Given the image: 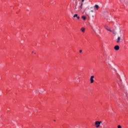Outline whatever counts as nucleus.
I'll return each instance as SVG.
<instances>
[{
    "label": "nucleus",
    "mask_w": 128,
    "mask_h": 128,
    "mask_svg": "<svg viewBox=\"0 0 128 128\" xmlns=\"http://www.w3.org/2000/svg\"><path fill=\"white\" fill-rule=\"evenodd\" d=\"M95 126L97 128H104L106 127V122H102V121H96L94 123Z\"/></svg>",
    "instance_id": "f257e3e1"
},
{
    "label": "nucleus",
    "mask_w": 128,
    "mask_h": 128,
    "mask_svg": "<svg viewBox=\"0 0 128 128\" xmlns=\"http://www.w3.org/2000/svg\"><path fill=\"white\" fill-rule=\"evenodd\" d=\"M111 32L114 34H116V32L114 31H112Z\"/></svg>",
    "instance_id": "9b49d317"
},
{
    "label": "nucleus",
    "mask_w": 128,
    "mask_h": 128,
    "mask_svg": "<svg viewBox=\"0 0 128 128\" xmlns=\"http://www.w3.org/2000/svg\"><path fill=\"white\" fill-rule=\"evenodd\" d=\"M34 54H36V52H34Z\"/></svg>",
    "instance_id": "4be33fe9"
},
{
    "label": "nucleus",
    "mask_w": 128,
    "mask_h": 128,
    "mask_svg": "<svg viewBox=\"0 0 128 128\" xmlns=\"http://www.w3.org/2000/svg\"><path fill=\"white\" fill-rule=\"evenodd\" d=\"M94 8H96V10H98V8H100V6H98V5L96 4L94 6Z\"/></svg>",
    "instance_id": "0eeeda50"
},
{
    "label": "nucleus",
    "mask_w": 128,
    "mask_h": 128,
    "mask_svg": "<svg viewBox=\"0 0 128 128\" xmlns=\"http://www.w3.org/2000/svg\"><path fill=\"white\" fill-rule=\"evenodd\" d=\"M32 54H34V52H32Z\"/></svg>",
    "instance_id": "aec40b11"
},
{
    "label": "nucleus",
    "mask_w": 128,
    "mask_h": 128,
    "mask_svg": "<svg viewBox=\"0 0 128 128\" xmlns=\"http://www.w3.org/2000/svg\"><path fill=\"white\" fill-rule=\"evenodd\" d=\"M79 52L80 54H82V50H80Z\"/></svg>",
    "instance_id": "ddd939ff"
},
{
    "label": "nucleus",
    "mask_w": 128,
    "mask_h": 128,
    "mask_svg": "<svg viewBox=\"0 0 128 128\" xmlns=\"http://www.w3.org/2000/svg\"><path fill=\"white\" fill-rule=\"evenodd\" d=\"M76 7L75 8V10H76Z\"/></svg>",
    "instance_id": "412c9836"
},
{
    "label": "nucleus",
    "mask_w": 128,
    "mask_h": 128,
    "mask_svg": "<svg viewBox=\"0 0 128 128\" xmlns=\"http://www.w3.org/2000/svg\"><path fill=\"white\" fill-rule=\"evenodd\" d=\"M77 18H78V20H80V16H77Z\"/></svg>",
    "instance_id": "2eb2a0df"
},
{
    "label": "nucleus",
    "mask_w": 128,
    "mask_h": 128,
    "mask_svg": "<svg viewBox=\"0 0 128 128\" xmlns=\"http://www.w3.org/2000/svg\"><path fill=\"white\" fill-rule=\"evenodd\" d=\"M92 7H91V8H90V10H92Z\"/></svg>",
    "instance_id": "a211bd4d"
},
{
    "label": "nucleus",
    "mask_w": 128,
    "mask_h": 128,
    "mask_svg": "<svg viewBox=\"0 0 128 128\" xmlns=\"http://www.w3.org/2000/svg\"><path fill=\"white\" fill-rule=\"evenodd\" d=\"M80 30H81L82 32H84V31L86 30V28H80Z\"/></svg>",
    "instance_id": "39448f33"
},
{
    "label": "nucleus",
    "mask_w": 128,
    "mask_h": 128,
    "mask_svg": "<svg viewBox=\"0 0 128 128\" xmlns=\"http://www.w3.org/2000/svg\"><path fill=\"white\" fill-rule=\"evenodd\" d=\"M104 28L108 32H112V30H110V29L108 28V26L106 25L104 26Z\"/></svg>",
    "instance_id": "7ed1b4c3"
},
{
    "label": "nucleus",
    "mask_w": 128,
    "mask_h": 128,
    "mask_svg": "<svg viewBox=\"0 0 128 128\" xmlns=\"http://www.w3.org/2000/svg\"><path fill=\"white\" fill-rule=\"evenodd\" d=\"M78 16V14H75L73 18H77Z\"/></svg>",
    "instance_id": "1a4fd4ad"
},
{
    "label": "nucleus",
    "mask_w": 128,
    "mask_h": 128,
    "mask_svg": "<svg viewBox=\"0 0 128 128\" xmlns=\"http://www.w3.org/2000/svg\"><path fill=\"white\" fill-rule=\"evenodd\" d=\"M118 128H122V126H120V125H118Z\"/></svg>",
    "instance_id": "f8f14e48"
},
{
    "label": "nucleus",
    "mask_w": 128,
    "mask_h": 128,
    "mask_svg": "<svg viewBox=\"0 0 128 128\" xmlns=\"http://www.w3.org/2000/svg\"><path fill=\"white\" fill-rule=\"evenodd\" d=\"M90 12H94V10H90Z\"/></svg>",
    "instance_id": "4468645a"
},
{
    "label": "nucleus",
    "mask_w": 128,
    "mask_h": 128,
    "mask_svg": "<svg viewBox=\"0 0 128 128\" xmlns=\"http://www.w3.org/2000/svg\"><path fill=\"white\" fill-rule=\"evenodd\" d=\"M54 122H56V120H54Z\"/></svg>",
    "instance_id": "6ab92c4d"
},
{
    "label": "nucleus",
    "mask_w": 128,
    "mask_h": 128,
    "mask_svg": "<svg viewBox=\"0 0 128 128\" xmlns=\"http://www.w3.org/2000/svg\"><path fill=\"white\" fill-rule=\"evenodd\" d=\"M120 38H121L120 37L118 36V38L116 42H118V43L120 42Z\"/></svg>",
    "instance_id": "423d86ee"
},
{
    "label": "nucleus",
    "mask_w": 128,
    "mask_h": 128,
    "mask_svg": "<svg viewBox=\"0 0 128 128\" xmlns=\"http://www.w3.org/2000/svg\"><path fill=\"white\" fill-rule=\"evenodd\" d=\"M84 2V0H82V2Z\"/></svg>",
    "instance_id": "dca6fc26"
},
{
    "label": "nucleus",
    "mask_w": 128,
    "mask_h": 128,
    "mask_svg": "<svg viewBox=\"0 0 128 128\" xmlns=\"http://www.w3.org/2000/svg\"><path fill=\"white\" fill-rule=\"evenodd\" d=\"M114 49L115 50H120V46L116 45L114 46Z\"/></svg>",
    "instance_id": "20e7f679"
},
{
    "label": "nucleus",
    "mask_w": 128,
    "mask_h": 128,
    "mask_svg": "<svg viewBox=\"0 0 128 128\" xmlns=\"http://www.w3.org/2000/svg\"><path fill=\"white\" fill-rule=\"evenodd\" d=\"M94 76H90V84H93L94 82Z\"/></svg>",
    "instance_id": "f03ea898"
},
{
    "label": "nucleus",
    "mask_w": 128,
    "mask_h": 128,
    "mask_svg": "<svg viewBox=\"0 0 128 128\" xmlns=\"http://www.w3.org/2000/svg\"><path fill=\"white\" fill-rule=\"evenodd\" d=\"M82 4H82H82H81V6H80V8H82Z\"/></svg>",
    "instance_id": "9d476101"
},
{
    "label": "nucleus",
    "mask_w": 128,
    "mask_h": 128,
    "mask_svg": "<svg viewBox=\"0 0 128 128\" xmlns=\"http://www.w3.org/2000/svg\"><path fill=\"white\" fill-rule=\"evenodd\" d=\"M118 106H120V104L118 102Z\"/></svg>",
    "instance_id": "f3484780"
},
{
    "label": "nucleus",
    "mask_w": 128,
    "mask_h": 128,
    "mask_svg": "<svg viewBox=\"0 0 128 128\" xmlns=\"http://www.w3.org/2000/svg\"><path fill=\"white\" fill-rule=\"evenodd\" d=\"M82 20H86V18L85 16H82Z\"/></svg>",
    "instance_id": "6e6552de"
}]
</instances>
